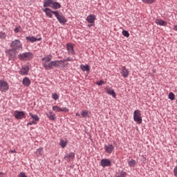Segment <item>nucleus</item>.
<instances>
[{"instance_id":"obj_1","label":"nucleus","mask_w":177,"mask_h":177,"mask_svg":"<svg viewBox=\"0 0 177 177\" xmlns=\"http://www.w3.org/2000/svg\"><path fill=\"white\" fill-rule=\"evenodd\" d=\"M32 57H34V55L30 52L23 53L18 55V59L22 62H30Z\"/></svg>"},{"instance_id":"obj_2","label":"nucleus","mask_w":177,"mask_h":177,"mask_svg":"<svg viewBox=\"0 0 177 177\" xmlns=\"http://www.w3.org/2000/svg\"><path fill=\"white\" fill-rule=\"evenodd\" d=\"M10 46L11 49H14L15 50H20V49H23V44L19 39H15L12 41Z\"/></svg>"},{"instance_id":"obj_3","label":"nucleus","mask_w":177,"mask_h":177,"mask_svg":"<svg viewBox=\"0 0 177 177\" xmlns=\"http://www.w3.org/2000/svg\"><path fill=\"white\" fill-rule=\"evenodd\" d=\"M29 115L30 116V118H29V122L27 124V127H30V125H37V122L39 121V117H38V115L29 113Z\"/></svg>"},{"instance_id":"obj_4","label":"nucleus","mask_w":177,"mask_h":177,"mask_svg":"<svg viewBox=\"0 0 177 177\" xmlns=\"http://www.w3.org/2000/svg\"><path fill=\"white\" fill-rule=\"evenodd\" d=\"M133 120L137 124H142L143 120L142 119V112L140 110L137 109L133 112Z\"/></svg>"},{"instance_id":"obj_5","label":"nucleus","mask_w":177,"mask_h":177,"mask_svg":"<svg viewBox=\"0 0 177 177\" xmlns=\"http://www.w3.org/2000/svg\"><path fill=\"white\" fill-rule=\"evenodd\" d=\"M53 15H55L60 24H66V23H67V19H66V17L63 16V14L57 12H53Z\"/></svg>"},{"instance_id":"obj_6","label":"nucleus","mask_w":177,"mask_h":177,"mask_svg":"<svg viewBox=\"0 0 177 177\" xmlns=\"http://www.w3.org/2000/svg\"><path fill=\"white\" fill-rule=\"evenodd\" d=\"M9 89V84L5 80H0V91L1 92H6Z\"/></svg>"},{"instance_id":"obj_7","label":"nucleus","mask_w":177,"mask_h":177,"mask_svg":"<svg viewBox=\"0 0 177 177\" xmlns=\"http://www.w3.org/2000/svg\"><path fill=\"white\" fill-rule=\"evenodd\" d=\"M66 50H68V55L74 56L75 55V50H74V44L72 43L66 44Z\"/></svg>"},{"instance_id":"obj_8","label":"nucleus","mask_w":177,"mask_h":177,"mask_svg":"<svg viewBox=\"0 0 177 177\" xmlns=\"http://www.w3.org/2000/svg\"><path fill=\"white\" fill-rule=\"evenodd\" d=\"M25 115L26 113H24V111H14V116L16 118V120H22V118H24Z\"/></svg>"},{"instance_id":"obj_9","label":"nucleus","mask_w":177,"mask_h":177,"mask_svg":"<svg viewBox=\"0 0 177 177\" xmlns=\"http://www.w3.org/2000/svg\"><path fill=\"white\" fill-rule=\"evenodd\" d=\"M104 150L106 153L108 154H111L113 151H114V147L113 144H109L108 145H104Z\"/></svg>"},{"instance_id":"obj_10","label":"nucleus","mask_w":177,"mask_h":177,"mask_svg":"<svg viewBox=\"0 0 177 177\" xmlns=\"http://www.w3.org/2000/svg\"><path fill=\"white\" fill-rule=\"evenodd\" d=\"M100 165H102L103 168H106V167H111V161L109 159H102Z\"/></svg>"},{"instance_id":"obj_11","label":"nucleus","mask_w":177,"mask_h":177,"mask_svg":"<svg viewBox=\"0 0 177 177\" xmlns=\"http://www.w3.org/2000/svg\"><path fill=\"white\" fill-rule=\"evenodd\" d=\"M53 110L56 112L64 111L65 113H67V111H68V109H67V107L60 108L57 105L53 106Z\"/></svg>"},{"instance_id":"obj_12","label":"nucleus","mask_w":177,"mask_h":177,"mask_svg":"<svg viewBox=\"0 0 177 177\" xmlns=\"http://www.w3.org/2000/svg\"><path fill=\"white\" fill-rule=\"evenodd\" d=\"M96 16L95 15H89L86 18V21L90 24H94Z\"/></svg>"},{"instance_id":"obj_13","label":"nucleus","mask_w":177,"mask_h":177,"mask_svg":"<svg viewBox=\"0 0 177 177\" xmlns=\"http://www.w3.org/2000/svg\"><path fill=\"white\" fill-rule=\"evenodd\" d=\"M73 158H75V153L71 152L64 156V160L68 162L71 161Z\"/></svg>"},{"instance_id":"obj_14","label":"nucleus","mask_w":177,"mask_h":177,"mask_svg":"<svg viewBox=\"0 0 177 177\" xmlns=\"http://www.w3.org/2000/svg\"><path fill=\"white\" fill-rule=\"evenodd\" d=\"M28 71H30V68L28 66L22 67L19 71L21 75H28Z\"/></svg>"},{"instance_id":"obj_15","label":"nucleus","mask_w":177,"mask_h":177,"mask_svg":"<svg viewBox=\"0 0 177 177\" xmlns=\"http://www.w3.org/2000/svg\"><path fill=\"white\" fill-rule=\"evenodd\" d=\"M26 41H28V42H37V41H41L42 39V38L39 37V39L35 38V37L32 36V37H26Z\"/></svg>"},{"instance_id":"obj_16","label":"nucleus","mask_w":177,"mask_h":177,"mask_svg":"<svg viewBox=\"0 0 177 177\" xmlns=\"http://www.w3.org/2000/svg\"><path fill=\"white\" fill-rule=\"evenodd\" d=\"M42 11L44 12V13H46V16H48V17H50V19H52V17H53L52 13H53V12H56V11H52L50 8H48L42 9Z\"/></svg>"},{"instance_id":"obj_17","label":"nucleus","mask_w":177,"mask_h":177,"mask_svg":"<svg viewBox=\"0 0 177 177\" xmlns=\"http://www.w3.org/2000/svg\"><path fill=\"white\" fill-rule=\"evenodd\" d=\"M7 53H8L10 57H16V55H17V50L11 48L7 51Z\"/></svg>"},{"instance_id":"obj_18","label":"nucleus","mask_w":177,"mask_h":177,"mask_svg":"<svg viewBox=\"0 0 177 177\" xmlns=\"http://www.w3.org/2000/svg\"><path fill=\"white\" fill-rule=\"evenodd\" d=\"M44 8H52L53 0H44Z\"/></svg>"},{"instance_id":"obj_19","label":"nucleus","mask_w":177,"mask_h":177,"mask_svg":"<svg viewBox=\"0 0 177 177\" xmlns=\"http://www.w3.org/2000/svg\"><path fill=\"white\" fill-rule=\"evenodd\" d=\"M156 24H157L158 26H162L164 27H165V26H167V21L162 20V19H156L155 21Z\"/></svg>"},{"instance_id":"obj_20","label":"nucleus","mask_w":177,"mask_h":177,"mask_svg":"<svg viewBox=\"0 0 177 177\" xmlns=\"http://www.w3.org/2000/svg\"><path fill=\"white\" fill-rule=\"evenodd\" d=\"M106 93H108V95H110L111 96H112L114 98H115L117 96V94H115V92H114V90L111 89L110 88H106Z\"/></svg>"},{"instance_id":"obj_21","label":"nucleus","mask_w":177,"mask_h":177,"mask_svg":"<svg viewBox=\"0 0 177 177\" xmlns=\"http://www.w3.org/2000/svg\"><path fill=\"white\" fill-rule=\"evenodd\" d=\"M43 67L45 68V70H52V68H53V65L52 64V62L48 64L43 63Z\"/></svg>"},{"instance_id":"obj_22","label":"nucleus","mask_w":177,"mask_h":177,"mask_svg":"<svg viewBox=\"0 0 177 177\" xmlns=\"http://www.w3.org/2000/svg\"><path fill=\"white\" fill-rule=\"evenodd\" d=\"M22 84L24 85V86H30L31 84V81L30 79H28V77H25L23 79Z\"/></svg>"},{"instance_id":"obj_23","label":"nucleus","mask_w":177,"mask_h":177,"mask_svg":"<svg viewBox=\"0 0 177 177\" xmlns=\"http://www.w3.org/2000/svg\"><path fill=\"white\" fill-rule=\"evenodd\" d=\"M53 57L52 56V55H48L47 56H46V57H44L42 59H41V60H42V62H44V63H49V62H50V60H52V58H53Z\"/></svg>"},{"instance_id":"obj_24","label":"nucleus","mask_w":177,"mask_h":177,"mask_svg":"<svg viewBox=\"0 0 177 177\" xmlns=\"http://www.w3.org/2000/svg\"><path fill=\"white\" fill-rule=\"evenodd\" d=\"M122 75H123L125 78H127L128 75H129V71H128V69H127L125 66L122 68Z\"/></svg>"},{"instance_id":"obj_25","label":"nucleus","mask_w":177,"mask_h":177,"mask_svg":"<svg viewBox=\"0 0 177 177\" xmlns=\"http://www.w3.org/2000/svg\"><path fill=\"white\" fill-rule=\"evenodd\" d=\"M47 117L48 118H49V120H50L51 121H55V120H56V115L55 113H53V112H49L47 114Z\"/></svg>"},{"instance_id":"obj_26","label":"nucleus","mask_w":177,"mask_h":177,"mask_svg":"<svg viewBox=\"0 0 177 177\" xmlns=\"http://www.w3.org/2000/svg\"><path fill=\"white\" fill-rule=\"evenodd\" d=\"M51 8H53V9H60V8H62V6L60 5V3L55 2L53 1Z\"/></svg>"},{"instance_id":"obj_27","label":"nucleus","mask_w":177,"mask_h":177,"mask_svg":"<svg viewBox=\"0 0 177 177\" xmlns=\"http://www.w3.org/2000/svg\"><path fill=\"white\" fill-rule=\"evenodd\" d=\"M80 68H81V70H82V71H90V70H91V68H89L88 64L81 65Z\"/></svg>"},{"instance_id":"obj_28","label":"nucleus","mask_w":177,"mask_h":177,"mask_svg":"<svg viewBox=\"0 0 177 177\" xmlns=\"http://www.w3.org/2000/svg\"><path fill=\"white\" fill-rule=\"evenodd\" d=\"M52 64H53V67H59L60 61L59 60L52 61Z\"/></svg>"},{"instance_id":"obj_29","label":"nucleus","mask_w":177,"mask_h":177,"mask_svg":"<svg viewBox=\"0 0 177 177\" xmlns=\"http://www.w3.org/2000/svg\"><path fill=\"white\" fill-rule=\"evenodd\" d=\"M59 145H60L61 147H62V149H64V147H66V146H67V141H66L64 140H61Z\"/></svg>"},{"instance_id":"obj_30","label":"nucleus","mask_w":177,"mask_h":177,"mask_svg":"<svg viewBox=\"0 0 177 177\" xmlns=\"http://www.w3.org/2000/svg\"><path fill=\"white\" fill-rule=\"evenodd\" d=\"M143 3H147L148 5H151V3H154L156 0H142Z\"/></svg>"},{"instance_id":"obj_31","label":"nucleus","mask_w":177,"mask_h":177,"mask_svg":"<svg viewBox=\"0 0 177 177\" xmlns=\"http://www.w3.org/2000/svg\"><path fill=\"white\" fill-rule=\"evenodd\" d=\"M42 148L37 149L35 153L37 154V157H39V156H42V151H43Z\"/></svg>"},{"instance_id":"obj_32","label":"nucleus","mask_w":177,"mask_h":177,"mask_svg":"<svg viewBox=\"0 0 177 177\" xmlns=\"http://www.w3.org/2000/svg\"><path fill=\"white\" fill-rule=\"evenodd\" d=\"M169 99H170V100H175V95L174 93L171 92L169 93Z\"/></svg>"},{"instance_id":"obj_33","label":"nucleus","mask_w":177,"mask_h":177,"mask_svg":"<svg viewBox=\"0 0 177 177\" xmlns=\"http://www.w3.org/2000/svg\"><path fill=\"white\" fill-rule=\"evenodd\" d=\"M122 35H124V37H126V38H128L129 37V32L127 30H122Z\"/></svg>"},{"instance_id":"obj_34","label":"nucleus","mask_w":177,"mask_h":177,"mask_svg":"<svg viewBox=\"0 0 177 177\" xmlns=\"http://www.w3.org/2000/svg\"><path fill=\"white\" fill-rule=\"evenodd\" d=\"M52 98L54 99V100H57V99H59V95L56 93H52Z\"/></svg>"},{"instance_id":"obj_35","label":"nucleus","mask_w":177,"mask_h":177,"mask_svg":"<svg viewBox=\"0 0 177 177\" xmlns=\"http://www.w3.org/2000/svg\"><path fill=\"white\" fill-rule=\"evenodd\" d=\"M127 176V172L121 171L119 175L116 176V177H125Z\"/></svg>"},{"instance_id":"obj_36","label":"nucleus","mask_w":177,"mask_h":177,"mask_svg":"<svg viewBox=\"0 0 177 177\" xmlns=\"http://www.w3.org/2000/svg\"><path fill=\"white\" fill-rule=\"evenodd\" d=\"M135 164H136V161H135V160H133V159L129 161V167H132L133 165H135Z\"/></svg>"},{"instance_id":"obj_37","label":"nucleus","mask_w":177,"mask_h":177,"mask_svg":"<svg viewBox=\"0 0 177 177\" xmlns=\"http://www.w3.org/2000/svg\"><path fill=\"white\" fill-rule=\"evenodd\" d=\"M0 38L1 39H5L6 38V34L3 32H0Z\"/></svg>"},{"instance_id":"obj_38","label":"nucleus","mask_w":177,"mask_h":177,"mask_svg":"<svg viewBox=\"0 0 177 177\" xmlns=\"http://www.w3.org/2000/svg\"><path fill=\"white\" fill-rule=\"evenodd\" d=\"M82 117H83V118H85V117H88V111H82Z\"/></svg>"},{"instance_id":"obj_39","label":"nucleus","mask_w":177,"mask_h":177,"mask_svg":"<svg viewBox=\"0 0 177 177\" xmlns=\"http://www.w3.org/2000/svg\"><path fill=\"white\" fill-rule=\"evenodd\" d=\"M18 177H28V176H27V175H26V173H24V172H21V173H19V174L18 175Z\"/></svg>"},{"instance_id":"obj_40","label":"nucleus","mask_w":177,"mask_h":177,"mask_svg":"<svg viewBox=\"0 0 177 177\" xmlns=\"http://www.w3.org/2000/svg\"><path fill=\"white\" fill-rule=\"evenodd\" d=\"M20 28H21L20 26L16 27L14 29L15 32L17 33V32H20Z\"/></svg>"},{"instance_id":"obj_41","label":"nucleus","mask_w":177,"mask_h":177,"mask_svg":"<svg viewBox=\"0 0 177 177\" xmlns=\"http://www.w3.org/2000/svg\"><path fill=\"white\" fill-rule=\"evenodd\" d=\"M103 84H104V81L103 80H100V82H96V84L98 85L99 86H101V85H102Z\"/></svg>"},{"instance_id":"obj_42","label":"nucleus","mask_w":177,"mask_h":177,"mask_svg":"<svg viewBox=\"0 0 177 177\" xmlns=\"http://www.w3.org/2000/svg\"><path fill=\"white\" fill-rule=\"evenodd\" d=\"M174 175L177 177V166H176L174 169Z\"/></svg>"},{"instance_id":"obj_43","label":"nucleus","mask_w":177,"mask_h":177,"mask_svg":"<svg viewBox=\"0 0 177 177\" xmlns=\"http://www.w3.org/2000/svg\"><path fill=\"white\" fill-rule=\"evenodd\" d=\"M66 62H73V58L71 57H68L66 59Z\"/></svg>"},{"instance_id":"obj_44","label":"nucleus","mask_w":177,"mask_h":177,"mask_svg":"<svg viewBox=\"0 0 177 177\" xmlns=\"http://www.w3.org/2000/svg\"><path fill=\"white\" fill-rule=\"evenodd\" d=\"M0 177H6V175L4 173H0Z\"/></svg>"},{"instance_id":"obj_45","label":"nucleus","mask_w":177,"mask_h":177,"mask_svg":"<svg viewBox=\"0 0 177 177\" xmlns=\"http://www.w3.org/2000/svg\"><path fill=\"white\" fill-rule=\"evenodd\" d=\"M59 62H60V63H66V62H67V61H66V59H65L59 60Z\"/></svg>"},{"instance_id":"obj_46","label":"nucleus","mask_w":177,"mask_h":177,"mask_svg":"<svg viewBox=\"0 0 177 177\" xmlns=\"http://www.w3.org/2000/svg\"><path fill=\"white\" fill-rule=\"evenodd\" d=\"M174 31H177V26L176 25L174 26Z\"/></svg>"},{"instance_id":"obj_47","label":"nucleus","mask_w":177,"mask_h":177,"mask_svg":"<svg viewBox=\"0 0 177 177\" xmlns=\"http://www.w3.org/2000/svg\"><path fill=\"white\" fill-rule=\"evenodd\" d=\"M10 153H16V150H11L10 151Z\"/></svg>"},{"instance_id":"obj_48","label":"nucleus","mask_w":177,"mask_h":177,"mask_svg":"<svg viewBox=\"0 0 177 177\" xmlns=\"http://www.w3.org/2000/svg\"><path fill=\"white\" fill-rule=\"evenodd\" d=\"M76 117H81V115H80V113H76Z\"/></svg>"},{"instance_id":"obj_49","label":"nucleus","mask_w":177,"mask_h":177,"mask_svg":"<svg viewBox=\"0 0 177 177\" xmlns=\"http://www.w3.org/2000/svg\"><path fill=\"white\" fill-rule=\"evenodd\" d=\"M92 26H93V24H88V27H92Z\"/></svg>"}]
</instances>
